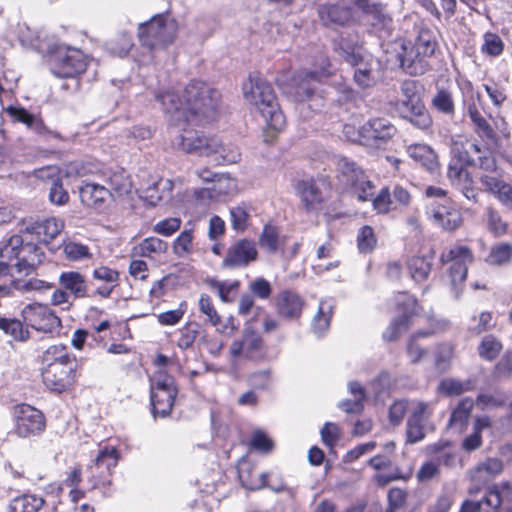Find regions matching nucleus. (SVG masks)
I'll return each instance as SVG.
<instances>
[{
	"label": "nucleus",
	"instance_id": "nucleus-4",
	"mask_svg": "<svg viewBox=\"0 0 512 512\" xmlns=\"http://www.w3.org/2000/svg\"><path fill=\"white\" fill-rule=\"evenodd\" d=\"M244 98L260 111L268 127L275 132L285 126V117L272 85L259 76H251L243 85Z\"/></svg>",
	"mask_w": 512,
	"mask_h": 512
},
{
	"label": "nucleus",
	"instance_id": "nucleus-59",
	"mask_svg": "<svg viewBox=\"0 0 512 512\" xmlns=\"http://www.w3.org/2000/svg\"><path fill=\"white\" fill-rule=\"evenodd\" d=\"M23 237L15 234L9 237L4 244L0 247V258L5 260H18V253L22 247Z\"/></svg>",
	"mask_w": 512,
	"mask_h": 512
},
{
	"label": "nucleus",
	"instance_id": "nucleus-46",
	"mask_svg": "<svg viewBox=\"0 0 512 512\" xmlns=\"http://www.w3.org/2000/svg\"><path fill=\"white\" fill-rule=\"evenodd\" d=\"M0 329L16 341H26L30 336L29 331L23 327L22 322L18 319L0 317Z\"/></svg>",
	"mask_w": 512,
	"mask_h": 512
},
{
	"label": "nucleus",
	"instance_id": "nucleus-53",
	"mask_svg": "<svg viewBox=\"0 0 512 512\" xmlns=\"http://www.w3.org/2000/svg\"><path fill=\"white\" fill-rule=\"evenodd\" d=\"M512 259V245L500 243L491 248L486 261L493 265H506Z\"/></svg>",
	"mask_w": 512,
	"mask_h": 512
},
{
	"label": "nucleus",
	"instance_id": "nucleus-8",
	"mask_svg": "<svg viewBox=\"0 0 512 512\" xmlns=\"http://www.w3.org/2000/svg\"><path fill=\"white\" fill-rule=\"evenodd\" d=\"M421 85L418 81L407 79L401 84V93L405 97L402 101L403 118L407 119L418 129L425 130L432 125L431 116L419 97Z\"/></svg>",
	"mask_w": 512,
	"mask_h": 512
},
{
	"label": "nucleus",
	"instance_id": "nucleus-29",
	"mask_svg": "<svg viewBox=\"0 0 512 512\" xmlns=\"http://www.w3.org/2000/svg\"><path fill=\"white\" fill-rule=\"evenodd\" d=\"M317 11L325 26L344 25L352 18L351 9L343 4H322Z\"/></svg>",
	"mask_w": 512,
	"mask_h": 512
},
{
	"label": "nucleus",
	"instance_id": "nucleus-25",
	"mask_svg": "<svg viewBox=\"0 0 512 512\" xmlns=\"http://www.w3.org/2000/svg\"><path fill=\"white\" fill-rule=\"evenodd\" d=\"M397 60L400 66L410 75H422L428 67L427 57H422L410 42H401L400 51L397 52Z\"/></svg>",
	"mask_w": 512,
	"mask_h": 512
},
{
	"label": "nucleus",
	"instance_id": "nucleus-21",
	"mask_svg": "<svg viewBox=\"0 0 512 512\" xmlns=\"http://www.w3.org/2000/svg\"><path fill=\"white\" fill-rule=\"evenodd\" d=\"M263 353V340L252 327L243 330L242 338L231 343L230 354L234 358L258 359Z\"/></svg>",
	"mask_w": 512,
	"mask_h": 512
},
{
	"label": "nucleus",
	"instance_id": "nucleus-11",
	"mask_svg": "<svg viewBox=\"0 0 512 512\" xmlns=\"http://www.w3.org/2000/svg\"><path fill=\"white\" fill-rule=\"evenodd\" d=\"M176 140V144L183 151L199 156H209L223 150L222 143L216 136L206 137L203 133L190 128L182 129Z\"/></svg>",
	"mask_w": 512,
	"mask_h": 512
},
{
	"label": "nucleus",
	"instance_id": "nucleus-15",
	"mask_svg": "<svg viewBox=\"0 0 512 512\" xmlns=\"http://www.w3.org/2000/svg\"><path fill=\"white\" fill-rule=\"evenodd\" d=\"M24 322L31 328L53 333L61 328V320L47 305L33 303L26 305L22 310Z\"/></svg>",
	"mask_w": 512,
	"mask_h": 512
},
{
	"label": "nucleus",
	"instance_id": "nucleus-10",
	"mask_svg": "<svg viewBox=\"0 0 512 512\" xmlns=\"http://www.w3.org/2000/svg\"><path fill=\"white\" fill-rule=\"evenodd\" d=\"M53 287V283L37 278L15 279L11 274V266L0 261V297H13L15 291L24 294L33 291L42 292Z\"/></svg>",
	"mask_w": 512,
	"mask_h": 512
},
{
	"label": "nucleus",
	"instance_id": "nucleus-20",
	"mask_svg": "<svg viewBox=\"0 0 512 512\" xmlns=\"http://www.w3.org/2000/svg\"><path fill=\"white\" fill-rule=\"evenodd\" d=\"M75 370L76 363L44 367L42 371L43 382L49 390L62 393L74 382Z\"/></svg>",
	"mask_w": 512,
	"mask_h": 512
},
{
	"label": "nucleus",
	"instance_id": "nucleus-62",
	"mask_svg": "<svg viewBox=\"0 0 512 512\" xmlns=\"http://www.w3.org/2000/svg\"><path fill=\"white\" fill-rule=\"evenodd\" d=\"M48 198L55 205H65L69 201V194L64 188L61 178L52 180Z\"/></svg>",
	"mask_w": 512,
	"mask_h": 512
},
{
	"label": "nucleus",
	"instance_id": "nucleus-7",
	"mask_svg": "<svg viewBox=\"0 0 512 512\" xmlns=\"http://www.w3.org/2000/svg\"><path fill=\"white\" fill-rule=\"evenodd\" d=\"M177 33L175 21L158 15L139 25V40L149 50L163 49L171 44Z\"/></svg>",
	"mask_w": 512,
	"mask_h": 512
},
{
	"label": "nucleus",
	"instance_id": "nucleus-34",
	"mask_svg": "<svg viewBox=\"0 0 512 512\" xmlns=\"http://www.w3.org/2000/svg\"><path fill=\"white\" fill-rule=\"evenodd\" d=\"M407 153L410 158L431 173H434L439 167L437 154L426 144L410 145L407 148Z\"/></svg>",
	"mask_w": 512,
	"mask_h": 512
},
{
	"label": "nucleus",
	"instance_id": "nucleus-55",
	"mask_svg": "<svg viewBox=\"0 0 512 512\" xmlns=\"http://www.w3.org/2000/svg\"><path fill=\"white\" fill-rule=\"evenodd\" d=\"M474 132L485 141L487 150L499 148L500 137L487 120L475 127Z\"/></svg>",
	"mask_w": 512,
	"mask_h": 512
},
{
	"label": "nucleus",
	"instance_id": "nucleus-50",
	"mask_svg": "<svg viewBox=\"0 0 512 512\" xmlns=\"http://www.w3.org/2000/svg\"><path fill=\"white\" fill-rule=\"evenodd\" d=\"M494 327L493 317L490 312L484 311L478 316H472L468 325V332L472 336H478Z\"/></svg>",
	"mask_w": 512,
	"mask_h": 512
},
{
	"label": "nucleus",
	"instance_id": "nucleus-49",
	"mask_svg": "<svg viewBox=\"0 0 512 512\" xmlns=\"http://www.w3.org/2000/svg\"><path fill=\"white\" fill-rule=\"evenodd\" d=\"M168 249V243L157 238H145L137 247L136 252L139 256L150 257L152 253H165Z\"/></svg>",
	"mask_w": 512,
	"mask_h": 512
},
{
	"label": "nucleus",
	"instance_id": "nucleus-33",
	"mask_svg": "<svg viewBox=\"0 0 512 512\" xmlns=\"http://www.w3.org/2000/svg\"><path fill=\"white\" fill-rule=\"evenodd\" d=\"M428 213L436 225L447 231L456 230L462 223L461 214L457 210L450 209L443 204L432 208Z\"/></svg>",
	"mask_w": 512,
	"mask_h": 512
},
{
	"label": "nucleus",
	"instance_id": "nucleus-40",
	"mask_svg": "<svg viewBox=\"0 0 512 512\" xmlns=\"http://www.w3.org/2000/svg\"><path fill=\"white\" fill-rule=\"evenodd\" d=\"M333 308L334 305L331 301H320L317 314L312 320V330L316 335L321 336L329 328Z\"/></svg>",
	"mask_w": 512,
	"mask_h": 512
},
{
	"label": "nucleus",
	"instance_id": "nucleus-6",
	"mask_svg": "<svg viewBox=\"0 0 512 512\" xmlns=\"http://www.w3.org/2000/svg\"><path fill=\"white\" fill-rule=\"evenodd\" d=\"M336 168L338 182L344 190L352 191L360 201L371 200L375 186L361 167L346 157H339Z\"/></svg>",
	"mask_w": 512,
	"mask_h": 512
},
{
	"label": "nucleus",
	"instance_id": "nucleus-51",
	"mask_svg": "<svg viewBox=\"0 0 512 512\" xmlns=\"http://www.w3.org/2000/svg\"><path fill=\"white\" fill-rule=\"evenodd\" d=\"M473 389L471 380L460 381L452 378L444 379L439 384V390L447 396H458Z\"/></svg>",
	"mask_w": 512,
	"mask_h": 512
},
{
	"label": "nucleus",
	"instance_id": "nucleus-30",
	"mask_svg": "<svg viewBox=\"0 0 512 512\" xmlns=\"http://www.w3.org/2000/svg\"><path fill=\"white\" fill-rule=\"evenodd\" d=\"M480 182L485 190L494 194L505 206L512 209V187L496 175H483Z\"/></svg>",
	"mask_w": 512,
	"mask_h": 512
},
{
	"label": "nucleus",
	"instance_id": "nucleus-3",
	"mask_svg": "<svg viewBox=\"0 0 512 512\" xmlns=\"http://www.w3.org/2000/svg\"><path fill=\"white\" fill-rule=\"evenodd\" d=\"M335 52L354 68V82L362 89L374 87L382 77L379 59L349 37H339L334 42Z\"/></svg>",
	"mask_w": 512,
	"mask_h": 512
},
{
	"label": "nucleus",
	"instance_id": "nucleus-36",
	"mask_svg": "<svg viewBox=\"0 0 512 512\" xmlns=\"http://www.w3.org/2000/svg\"><path fill=\"white\" fill-rule=\"evenodd\" d=\"M5 111L13 119V121L25 124L27 128L39 135H44L48 132V129L44 125L43 121L28 112L23 107L10 105L5 109Z\"/></svg>",
	"mask_w": 512,
	"mask_h": 512
},
{
	"label": "nucleus",
	"instance_id": "nucleus-19",
	"mask_svg": "<svg viewBox=\"0 0 512 512\" xmlns=\"http://www.w3.org/2000/svg\"><path fill=\"white\" fill-rule=\"evenodd\" d=\"M443 264L453 262L450 268V278L453 287L465 281L468 273V264L473 262V254L467 246H455L441 254Z\"/></svg>",
	"mask_w": 512,
	"mask_h": 512
},
{
	"label": "nucleus",
	"instance_id": "nucleus-38",
	"mask_svg": "<svg viewBox=\"0 0 512 512\" xmlns=\"http://www.w3.org/2000/svg\"><path fill=\"white\" fill-rule=\"evenodd\" d=\"M433 253L426 256H412L407 260V269L411 278L417 282L425 281L432 269Z\"/></svg>",
	"mask_w": 512,
	"mask_h": 512
},
{
	"label": "nucleus",
	"instance_id": "nucleus-9",
	"mask_svg": "<svg viewBox=\"0 0 512 512\" xmlns=\"http://www.w3.org/2000/svg\"><path fill=\"white\" fill-rule=\"evenodd\" d=\"M176 396L177 388L174 378L162 371L157 372L151 380L150 399L153 415L161 417L169 415Z\"/></svg>",
	"mask_w": 512,
	"mask_h": 512
},
{
	"label": "nucleus",
	"instance_id": "nucleus-14",
	"mask_svg": "<svg viewBox=\"0 0 512 512\" xmlns=\"http://www.w3.org/2000/svg\"><path fill=\"white\" fill-rule=\"evenodd\" d=\"M397 133L395 125L386 117H371L358 130L361 143L381 146L390 141Z\"/></svg>",
	"mask_w": 512,
	"mask_h": 512
},
{
	"label": "nucleus",
	"instance_id": "nucleus-17",
	"mask_svg": "<svg viewBox=\"0 0 512 512\" xmlns=\"http://www.w3.org/2000/svg\"><path fill=\"white\" fill-rule=\"evenodd\" d=\"M258 251L254 241L239 239L226 252L221 266L225 269L245 268L257 260Z\"/></svg>",
	"mask_w": 512,
	"mask_h": 512
},
{
	"label": "nucleus",
	"instance_id": "nucleus-60",
	"mask_svg": "<svg viewBox=\"0 0 512 512\" xmlns=\"http://www.w3.org/2000/svg\"><path fill=\"white\" fill-rule=\"evenodd\" d=\"M357 244L360 252L370 253L374 250L377 244V239L374 230L370 226H363L357 235Z\"/></svg>",
	"mask_w": 512,
	"mask_h": 512
},
{
	"label": "nucleus",
	"instance_id": "nucleus-44",
	"mask_svg": "<svg viewBox=\"0 0 512 512\" xmlns=\"http://www.w3.org/2000/svg\"><path fill=\"white\" fill-rule=\"evenodd\" d=\"M432 106L440 113L452 116L455 112V105L452 92L445 88H438L431 100Z\"/></svg>",
	"mask_w": 512,
	"mask_h": 512
},
{
	"label": "nucleus",
	"instance_id": "nucleus-39",
	"mask_svg": "<svg viewBox=\"0 0 512 512\" xmlns=\"http://www.w3.org/2000/svg\"><path fill=\"white\" fill-rule=\"evenodd\" d=\"M44 504L42 497L25 494L11 501L8 512H41Z\"/></svg>",
	"mask_w": 512,
	"mask_h": 512
},
{
	"label": "nucleus",
	"instance_id": "nucleus-16",
	"mask_svg": "<svg viewBox=\"0 0 512 512\" xmlns=\"http://www.w3.org/2000/svg\"><path fill=\"white\" fill-rule=\"evenodd\" d=\"M397 306L402 314L395 318L384 331L383 338L386 341L396 340L403 331L409 328L412 317L417 314V300L406 293H399Z\"/></svg>",
	"mask_w": 512,
	"mask_h": 512
},
{
	"label": "nucleus",
	"instance_id": "nucleus-18",
	"mask_svg": "<svg viewBox=\"0 0 512 512\" xmlns=\"http://www.w3.org/2000/svg\"><path fill=\"white\" fill-rule=\"evenodd\" d=\"M118 452L115 447H104L96 456L93 465L88 470L91 474L93 488L110 485L111 470L117 465Z\"/></svg>",
	"mask_w": 512,
	"mask_h": 512
},
{
	"label": "nucleus",
	"instance_id": "nucleus-13",
	"mask_svg": "<svg viewBox=\"0 0 512 512\" xmlns=\"http://www.w3.org/2000/svg\"><path fill=\"white\" fill-rule=\"evenodd\" d=\"M87 68V58L76 48L59 49L52 59L51 71L59 78H73Z\"/></svg>",
	"mask_w": 512,
	"mask_h": 512
},
{
	"label": "nucleus",
	"instance_id": "nucleus-27",
	"mask_svg": "<svg viewBox=\"0 0 512 512\" xmlns=\"http://www.w3.org/2000/svg\"><path fill=\"white\" fill-rule=\"evenodd\" d=\"M501 504V493L496 487H493L485 493V496L481 500H464L459 512H492L498 509Z\"/></svg>",
	"mask_w": 512,
	"mask_h": 512
},
{
	"label": "nucleus",
	"instance_id": "nucleus-22",
	"mask_svg": "<svg viewBox=\"0 0 512 512\" xmlns=\"http://www.w3.org/2000/svg\"><path fill=\"white\" fill-rule=\"evenodd\" d=\"M432 414L430 405L423 401H413L411 414L408 417L406 425L407 442L414 444L425 437V422Z\"/></svg>",
	"mask_w": 512,
	"mask_h": 512
},
{
	"label": "nucleus",
	"instance_id": "nucleus-64",
	"mask_svg": "<svg viewBox=\"0 0 512 512\" xmlns=\"http://www.w3.org/2000/svg\"><path fill=\"white\" fill-rule=\"evenodd\" d=\"M493 375L496 379H510L512 377V350H507L496 363Z\"/></svg>",
	"mask_w": 512,
	"mask_h": 512
},
{
	"label": "nucleus",
	"instance_id": "nucleus-58",
	"mask_svg": "<svg viewBox=\"0 0 512 512\" xmlns=\"http://www.w3.org/2000/svg\"><path fill=\"white\" fill-rule=\"evenodd\" d=\"M160 186H162V190L167 189L168 191H170L172 189V183L170 180L159 179L157 181H154L150 186L143 190V197L152 206H156L158 202H160L164 198V195L159 191Z\"/></svg>",
	"mask_w": 512,
	"mask_h": 512
},
{
	"label": "nucleus",
	"instance_id": "nucleus-31",
	"mask_svg": "<svg viewBox=\"0 0 512 512\" xmlns=\"http://www.w3.org/2000/svg\"><path fill=\"white\" fill-rule=\"evenodd\" d=\"M482 152L483 147L477 142L453 141L451 144V160L469 167L476 166V159L472 153L481 154Z\"/></svg>",
	"mask_w": 512,
	"mask_h": 512
},
{
	"label": "nucleus",
	"instance_id": "nucleus-57",
	"mask_svg": "<svg viewBox=\"0 0 512 512\" xmlns=\"http://www.w3.org/2000/svg\"><path fill=\"white\" fill-rule=\"evenodd\" d=\"M474 132L485 141L487 150L499 148L500 137L487 120L475 127Z\"/></svg>",
	"mask_w": 512,
	"mask_h": 512
},
{
	"label": "nucleus",
	"instance_id": "nucleus-23",
	"mask_svg": "<svg viewBox=\"0 0 512 512\" xmlns=\"http://www.w3.org/2000/svg\"><path fill=\"white\" fill-rule=\"evenodd\" d=\"M19 257L14 267L18 274L28 276L43 263L45 253L43 249L30 241L22 242Z\"/></svg>",
	"mask_w": 512,
	"mask_h": 512
},
{
	"label": "nucleus",
	"instance_id": "nucleus-5",
	"mask_svg": "<svg viewBox=\"0 0 512 512\" xmlns=\"http://www.w3.org/2000/svg\"><path fill=\"white\" fill-rule=\"evenodd\" d=\"M329 62L323 59L321 71H302L295 75L285 93L295 102L317 110L323 106V97L317 92L315 82L321 81L322 77H327V67Z\"/></svg>",
	"mask_w": 512,
	"mask_h": 512
},
{
	"label": "nucleus",
	"instance_id": "nucleus-48",
	"mask_svg": "<svg viewBox=\"0 0 512 512\" xmlns=\"http://www.w3.org/2000/svg\"><path fill=\"white\" fill-rule=\"evenodd\" d=\"M422 57H431L436 48V41L430 29H421L413 44Z\"/></svg>",
	"mask_w": 512,
	"mask_h": 512
},
{
	"label": "nucleus",
	"instance_id": "nucleus-35",
	"mask_svg": "<svg viewBox=\"0 0 512 512\" xmlns=\"http://www.w3.org/2000/svg\"><path fill=\"white\" fill-rule=\"evenodd\" d=\"M301 202L307 212H318L321 209L323 196L315 182L303 180L298 184Z\"/></svg>",
	"mask_w": 512,
	"mask_h": 512
},
{
	"label": "nucleus",
	"instance_id": "nucleus-61",
	"mask_svg": "<svg viewBox=\"0 0 512 512\" xmlns=\"http://www.w3.org/2000/svg\"><path fill=\"white\" fill-rule=\"evenodd\" d=\"M410 404H413V401L410 402L406 399H400V400H396L390 406L388 418H389V423L392 426L396 427L402 423L404 416L406 415V413L410 407Z\"/></svg>",
	"mask_w": 512,
	"mask_h": 512
},
{
	"label": "nucleus",
	"instance_id": "nucleus-32",
	"mask_svg": "<svg viewBox=\"0 0 512 512\" xmlns=\"http://www.w3.org/2000/svg\"><path fill=\"white\" fill-rule=\"evenodd\" d=\"M111 195L109 188L96 183H85L79 188L82 204L87 207L100 208Z\"/></svg>",
	"mask_w": 512,
	"mask_h": 512
},
{
	"label": "nucleus",
	"instance_id": "nucleus-1",
	"mask_svg": "<svg viewBox=\"0 0 512 512\" xmlns=\"http://www.w3.org/2000/svg\"><path fill=\"white\" fill-rule=\"evenodd\" d=\"M164 111L176 120L198 124L215 119L220 94L202 81H191L184 90L183 99L173 91L157 94Z\"/></svg>",
	"mask_w": 512,
	"mask_h": 512
},
{
	"label": "nucleus",
	"instance_id": "nucleus-43",
	"mask_svg": "<svg viewBox=\"0 0 512 512\" xmlns=\"http://www.w3.org/2000/svg\"><path fill=\"white\" fill-rule=\"evenodd\" d=\"M107 183L110 186L111 195L115 193L118 196L128 194L132 186L128 174L123 169L113 171L109 175Z\"/></svg>",
	"mask_w": 512,
	"mask_h": 512
},
{
	"label": "nucleus",
	"instance_id": "nucleus-2",
	"mask_svg": "<svg viewBox=\"0 0 512 512\" xmlns=\"http://www.w3.org/2000/svg\"><path fill=\"white\" fill-rule=\"evenodd\" d=\"M164 111L176 120L198 124L215 119L220 94L202 81H191L184 90L183 99L173 91L157 94Z\"/></svg>",
	"mask_w": 512,
	"mask_h": 512
},
{
	"label": "nucleus",
	"instance_id": "nucleus-52",
	"mask_svg": "<svg viewBox=\"0 0 512 512\" xmlns=\"http://www.w3.org/2000/svg\"><path fill=\"white\" fill-rule=\"evenodd\" d=\"M106 45L111 54L124 57L129 53L133 44L131 36L126 32H122L116 38L108 41Z\"/></svg>",
	"mask_w": 512,
	"mask_h": 512
},
{
	"label": "nucleus",
	"instance_id": "nucleus-42",
	"mask_svg": "<svg viewBox=\"0 0 512 512\" xmlns=\"http://www.w3.org/2000/svg\"><path fill=\"white\" fill-rule=\"evenodd\" d=\"M245 471L240 470L239 471V479L242 483V486L249 489V490H259L264 487L270 488L274 492H281L286 489L285 484L282 481H279L276 484L269 483L267 481V474L261 473L258 475V478L256 480H247L245 476Z\"/></svg>",
	"mask_w": 512,
	"mask_h": 512
},
{
	"label": "nucleus",
	"instance_id": "nucleus-54",
	"mask_svg": "<svg viewBox=\"0 0 512 512\" xmlns=\"http://www.w3.org/2000/svg\"><path fill=\"white\" fill-rule=\"evenodd\" d=\"M259 245L267 252L275 253L279 246L278 229L272 225H265L259 237Z\"/></svg>",
	"mask_w": 512,
	"mask_h": 512
},
{
	"label": "nucleus",
	"instance_id": "nucleus-24",
	"mask_svg": "<svg viewBox=\"0 0 512 512\" xmlns=\"http://www.w3.org/2000/svg\"><path fill=\"white\" fill-rule=\"evenodd\" d=\"M503 468V462L498 458H487L485 461L480 462L471 471V481L474 486L469 488V494L477 493L483 485L500 475Z\"/></svg>",
	"mask_w": 512,
	"mask_h": 512
},
{
	"label": "nucleus",
	"instance_id": "nucleus-28",
	"mask_svg": "<svg viewBox=\"0 0 512 512\" xmlns=\"http://www.w3.org/2000/svg\"><path fill=\"white\" fill-rule=\"evenodd\" d=\"M304 301L295 292L286 290L277 296L278 314L286 319H297L300 317Z\"/></svg>",
	"mask_w": 512,
	"mask_h": 512
},
{
	"label": "nucleus",
	"instance_id": "nucleus-41",
	"mask_svg": "<svg viewBox=\"0 0 512 512\" xmlns=\"http://www.w3.org/2000/svg\"><path fill=\"white\" fill-rule=\"evenodd\" d=\"M42 361L45 367H48L56 364L76 363V358L69 354L68 348L65 345L59 344L47 348L43 353Z\"/></svg>",
	"mask_w": 512,
	"mask_h": 512
},
{
	"label": "nucleus",
	"instance_id": "nucleus-26",
	"mask_svg": "<svg viewBox=\"0 0 512 512\" xmlns=\"http://www.w3.org/2000/svg\"><path fill=\"white\" fill-rule=\"evenodd\" d=\"M63 227L64 224L61 220L46 218L41 221L26 224L22 232L35 235L40 242L48 243L61 232Z\"/></svg>",
	"mask_w": 512,
	"mask_h": 512
},
{
	"label": "nucleus",
	"instance_id": "nucleus-45",
	"mask_svg": "<svg viewBox=\"0 0 512 512\" xmlns=\"http://www.w3.org/2000/svg\"><path fill=\"white\" fill-rule=\"evenodd\" d=\"M502 343L493 335H486L481 340L477 351L479 356L487 361L496 359L502 351Z\"/></svg>",
	"mask_w": 512,
	"mask_h": 512
},
{
	"label": "nucleus",
	"instance_id": "nucleus-37",
	"mask_svg": "<svg viewBox=\"0 0 512 512\" xmlns=\"http://www.w3.org/2000/svg\"><path fill=\"white\" fill-rule=\"evenodd\" d=\"M59 284L75 298L87 297L85 277L77 271H65L59 276Z\"/></svg>",
	"mask_w": 512,
	"mask_h": 512
},
{
	"label": "nucleus",
	"instance_id": "nucleus-63",
	"mask_svg": "<svg viewBox=\"0 0 512 512\" xmlns=\"http://www.w3.org/2000/svg\"><path fill=\"white\" fill-rule=\"evenodd\" d=\"M63 250L66 257L72 261H79L91 256L89 248L86 245L74 241L64 243Z\"/></svg>",
	"mask_w": 512,
	"mask_h": 512
},
{
	"label": "nucleus",
	"instance_id": "nucleus-47",
	"mask_svg": "<svg viewBox=\"0 0 512 512\" xmlns=\"http://www.w3.org/2000/svg\"><path fill=\"white\" fill-rule=\"evenodd\" d=\"M474 407V400L471 398L462 399L458 406L453 410L449 419L450 426L463 427L470 416V413Z\"/></svg>",
	"mask_w": 512,
	"mask_h": 512
},
{
	"label": "nucleus",
	"instance_id": "nucleus-12",
	"mask_svg": "<svg viewBox=\"0 0 512 512\" xmlns=\"http://www.w3.org/2000/svg\"><path fill=\"white\" fill-rule=\"evenodd\" d=\"M14 422V433L21 438L38 436L46 427L44 414L28 404L14 408Z\"/></svg>",
	"mask_w": 512,
	"mask_h": 512
},
{
	"label": "nucleus",
	"instance_id": "nucleus-56",
	"mask_svg": "<svg viewBox=\"0 0 512 512\" xmlns=\"http://www.w3.org/2000/svg\"><path fill=\"white\" fill-rule=\"evenodd\" d=\"M474 132L485 141L487 150L499 148L500 137L487 120L475 127Z\"/></svg>",
	"mask_w": 512,
	"mask_h": 512
}]
</instances>
